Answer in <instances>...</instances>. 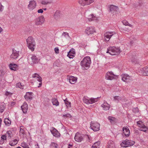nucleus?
Returning <instances> with one entry per match:
<instances>
[{"label":"nucleus","mask_w":148,"mask_h":148,"mask_svg":"<svg viewBox=\"0 0 148 148\" xmlns=\"http://www.w3.org/2000/svg\"><path fill=\"white\" fill-rule=\"evenodd\" d=\"M29 56L31 57L32 62L34 63H36L39 61L38 59L36 56L34 55H30Z\"/></svg>","instance_id":"obj_31"},{"label":"nucleus","mask_w":148,"mask_h":148,"mask_svg":"<svg viewBox=\"0 0 148 148\" xmlns=\"http://www.w3.org/2000/svg\"><path fill=\"white\" fill-rule=\"evenodd\" d=\"M24 85L21 84L20 82H19L16 84V88H18L21 89H23V88Z\"/></svg>","instance_id":"obj_42"},{"label":"nucleus","mask_w":148,"mask_h":148,"mask_svg":"<svg viewBox=\"0 0 148 148\" xmlns=\"http://www.w3.org/2000/svg\"><path fill=\"white\" fill-rule=\"evenodd\" d=\"M18 56V52L15 50H13L12 53L10 56V58H12L16 59Z\"/></svg>","instance_id":"obj_25"},{"label":"nucleus","mask_w":148,"mask_h":148,"mask_svg":"<svg viewBox=\"0 0 148 148\" xmlns=\"http://www.w3.org/2000/svg\"><path fill=\"white\" fill-rule=\"evenodd\" d=\"M1 122H2V120L1 119V118H0V127H1Z\"/></svg>","instance_id":"obj_58"},{"label":"nucleus","mask_w":148,"mask_h":148,"mask_svg":"<svg viewBox=\"0 0 148 148\" xmlns=\"http://www.w3.org/2000/svg\"><path fill=\"white\" fill-rule=\"evenodd\" d=\"M108 119L111 123H114L115 120V118L112 116H109L108 117Z\"/></svg>","instance_id":"obj_43"},{"label":"nucleus","mask_w":148,"mask_h":148,"mask_svg":"<svg viewBox=\"0 0 148 148\" xmlns=\"http://www.w3.org/2000/svg\"><path fill=\"white\" fill-rule=\"evenodd\" d=\"M135 143L134 141L126 139L121 143V146L123 147H126L133 145Z\"/></svg>","instance_id":"obj_6"},{"label":"nucleus","mask_w":148,"mask_h":148,"mask_svg":"<svg viewBox=\"0 0 148 148\" xmlns=\"http://www.w3.org/2000/svg\"><path fill=\"white\" fill-rule=\"evenodd\" d=\"M115 32H108L104 34V38L106 41H108L112 36L114 34H115Z\"/></svg>","instance_id":"obj_11"},{"label":"nucleus","mask_w":148,"mask_h":148,"mask_svg":"<svg viewBox=\"0 0 148 148\" xmlns=\"http://www.w3.org/2000/svg\"><path fill=\"white\" fill-rule=\"evenodd\" d=\"M122 23L125 26H130V27L133 28V26L132 25L130 24L128 22H127V21L125 20H124L122 21Z\"/></svg>","instance_id":"obj_36"},{"label":"nucleus","mask_w":148,"mask_h":148,"mask_svg":"<svg viewBox=\"0 0 148 148\" xmlns=\"http://www.w3.org/2000/svg\"><path fill=\"white\" fill-rule=\"evenodd\" d=\"M91 61V58L89 56L84 57L80 62V65L83 68L85 69L88 68L90 66Z\"/></svg>","instance_id":"obj_2"},{"label":"nucleus","mask_w":148,"mask_h":148,"mask_svg":"<svg viewBox=\"0 0 148 148\" xmlns=\"http://www.w3.org/2000/svg\"><path fill=\"white\" fill-rule=\"evenodd\" d=\"M122 51L119 47H110L107 49L106 53H109L111 55H118Z\"/></svg>","instance_id":"obj_1"},{"label":"nucleus","mask_w":148,"mask_h":148,"mask_svg":"<svg viewBox=\"0 0 148 148\" xmlns=\"http://www.w3.org/2000/svg\"><path fill=\"white\" fill-rule=\"evenodd\" d=\"M12 93L10 92L6 91L5 95L6 96H10L12 95Z\"/></svg>","instance_id":"obj_48"},{"label":"nucleus","mask_w":148,"mask_h":148,"mask_svg":"<svg viewBox=\"0 0 148 148\" xmlns=\"http://www.w3.org/2000/svg\"><path fill=\"white\" fill-rule=\"evenodd\" d=\"M0 76H3L5 74V71L3 69H1L0 71Z\"/></svg>","instance_id":"obj_50"},{"label":"nucleus","mask_w":148,"mask_h":148,"mask_svg":"<svg viewBox=\"0 0 148 148\" xmlns=\"http://www.w3.org/2000/svg\"><path fill=\"white\" fill-rule=\"evenodd\" d=\"M3 9V7L0 2V11H1Z\"/></svg>","instance_id":"obj_52"},{"label":"nucleus","mask_w":148,"mask_h":148,"mask_svg":"<svg viewBox=\"0 0 148 148\" xmlns=\"http://www.w3.org/2000/svg\"><path fill=\"white\" fill-rule=\"evenodd\" d=\"M94 1V0H78V2L81 6H84L89 5Z\"/></svg>","instance_id":"obj_8"},{"label":"nucleus","mask_w":148,"mask_h":148,"mask_svg":"<svg viewBox=\"0 0 148 148\" xmlns=\"http://www.w3.org/2000/svg\"><path fill=\"white\" fill-rule=\"evenodd\" d=\"M19 141L18 139H14L9 142V145L11 146H14L16 145L18 143Z\"/></svg>","instance_id":"obj_28"},{"label":"nucleus","mask_w":148,"mask_h":148,"mask_svg":"<svg viewBox=\"0 0 148 148\" xmlns=\"http://www.w3.org/2000/svg\"><path fill=\"white\" fill-rule=\"evenodd\" d=\"M21 146L23 148H29L28 144L24 142L21 143Z\"/></svg>","instance_id":"obj_41"},{"label":"nucleus","mask_w":148,"mask_h":148,"mask_svg":"<svg viewBox=\"0 0 148 148\" xmlns=\"http://www.w3.org/2000/svg\"><path fill=\"white\" fill-rule=\"evenodd\" d=\"M5 109V106L3 104H1L0 106V112L2 113L4 111Z\"/></svg>","instance_id":"obj_44"},{"label":"nucleus","mask_w":148,"mask_h":148,"mask_svg":"<svg viewBox=\"0 0 148 148\" xmlns=\"http://www.w3.org/2000/svg\"><path fill=\"white\" fill-rule=\"evenodd\" d=\"M51 134L54 137L59 138L60 137L61 134L59 131L54 127H52L50 130Z\"/></svg>","instance_id":"obj_12"},{"label":"nucleus","mask_w":148,"mask_h":148,"mask_svg":"<svg viewBox=\"0 0 148 148\" xmlns=\"http://www.w3.org/2000/svg\"><path fill=\"white\" fill-rule=\"evenodd\" d=\"M122 80L126 83H129L132 80L131 76L127 74L123 73L121 75Z\"/></svg>","instance_id":"obj_7"},{"label":"nucleus","mask_w":148,"mask_h":148,"mask_svg":"<svg viewBox=\"0 0 148 148\" xmlns=\"http://www.w3.org/2000/svg\"><path fill=\"white\" fill-rule=\"evenodd\" d=\"M58 147L59 145L56 143H51L50 145V148H58Z\"/></svg>","instance_id":"obj_37"},{"label":"nucleus","mask_w":148,"mask_h":148,"mask_svg":"<svg viewBox=\"0 0 148 148\" xmlns=\"http://www.w3.org/2000/svg\"><path fill=\"white\" fill-rule=\"evenodd\" d=\"M100 145L101 143L100 141H98L94 143L92 146V148H100Z\"/></svg>","instance_id":"obj_33"},{"label":"nucleus","mask_w":148,"mask_h":148,"mask_svg":"<svg viewBox=\"0 0 148 148\" xmlns=\"http://www.w3.org/2000/svg\"><path fill=\"white\" fill-rule=\"evenodd\" d=\"M117 77V76L111 71L108 72L105 75V78L107 80H111Z\"/></svg>","instance_id":"obj_5"},{"label":"nucleus","mask_w":148,"mask_h":148,"mask_svg":"<svg viewBox=\"0 0 148 148\" xmlns=\"http://www.w3.org/2000/svg\"><path fill=\"white\" fill-rule=\"evenodd\" d=\"M64 102H65V104L66 105V106L68 108L69 107L71 106V102L68 101H65Z\"/></svg>","instance_id":"obj_47"},{"label":"nucleus","mask_w":148,"mask_h":148,"mask_svg":"<svg viewBox=\"0 0 148 148\" xmlns=\"http://www.w3.org/2000/svg\"><path fill=\"white\" fill-rule=\"evenodd\" d=\"M6 134L8 136V137L11 138L12 134V132L10 131H8L6 132Z\"/></svg>","instance_id":"obj_46"},{"label":"nucleus","mask_w":148,"mask_h":148,"mask_svg":"<svg viewBox=\"0 0 148 148\" xmlns=\"http://www.w3.org/2000/svg\"><path fill=\"white\" fill-rule=\"evenodd\" d=\"M137 123L140 130L145 132L147 130H148V122L147 123V126H146L140 121H138Z\"/></svg>","instance_id":"obj_9"},{"label":"nucleus","mask_w":148,"mask_h":148,"mask_svg":"<svg viewBox=\"0 0 148 148\" xmlns=\"http://www.w3.org/2000/svg\"><path fill=\"white\" fill-rule=\"evenodd\" d=\"M90 128L94 132L100 130V124L97 122L92 121L90 124Z\"/></svg>","instance_id":"obj_4"},{"label":"nucleus","mask_w":148,"mask_h":148,"mask_svg":"<svg viewBox=\"0 0 148 148\" xmlns=\"http://www.w3.org/2000/svg\"><path fill=\"white\" fill-rule=\"evenodd\" d=\"M21 108L23 113L26 114L28 110V106L27 103L24 102L21 106Z\"/></svg>","instance_id":"obj_22"},{"label":"nucleus","mask_w":148,"mask_h":148,"mask_svg":"<svg viewBox=\"0 0 148 148\" xmlns=\"http://www.w3.org/2000/svg\"><path fill=\"white\" fill-rule=\"evenodd\" d=\"M57 13H55V14H54V16H55V18H56V16L57 15Z\"/></svg>","instance_id":"obj_59"},{"label":"nucleus","mask_w":148,"mask_h":148,"mask_svg":"<svg viewBox=\"0 0 148 148\" xmlns=\"http://www.w3.org/2000/svg\"><path fill=\"white\" fill-rule=\"evenodd\" d=\"M32 93L29 92H27L25 96V98L27 100L31 99L32 98Z\"/></svg>","instance_id":"obj_30"},{"label":"nucleus","mask_w":148,"mask_h":148,"mask_svg":"<svg viewBox=\"0 0 148 148\" xmlns=\"http://www.w3.org/2000/svg\"><path fill=\"white\" fill-rule=\"evenodd\" d=\"M55 52L56 53H59V49L58 47H56L54 49Z\"/></svg>","instance_id":"obj_51"},{"label":"nucleus","mask_w":148,"mask_h":148,"mask_svg":"<svg viewBox=\"0 0 148 148\" xmlns=\"http://www.w3.org/2000/svg\"><path fill=\"white\" fill-rule=\"evenodd\" d=\"M52 2L51 0H42L41 3L44 5L51 3Z\"/></svg>","instance_id":"obj_35"},{"label":"nucleus","mask_w":148,"mask_h":148,"mask_svg":"<svg viewBox=\"0 0 148 148\" xmlns=\"http://www.w3.org/2000/svg\"><path fill=\"white\" fill-rule=\"evenodd\" d=\"M26 42L28 48L31 51H33L34 49V47L36 45V43L34 38L32 37L29 36L26 39Z\"/></svg>","instance_id":"obj_3"},{"label":"nucleus","mask_w":148,"mask_h":148,"mask_svg":"<svg viewBox=\"0 0 148 148\" xmlns=\"http://www.w3.org/2000/svg\"><path fill=\"white\" fill-rule=\"evenodd\" d=\"M4 123L6 125L9 126L11 124V121L8 119L6 118L5 119Z\"/></svg>","instance_id":"obj_40"},{"label":"nucleus","mask_w":148,"mask_h":148,"mask_svg":"<svg viewBox=\"0 0 148 148\" xmlns=\"http://www.w3.org/2000/svg\"><path fill=\"white\" fill-rule=\"evenodd\" d=\"M73 146V145L72 144H69L68 146V148H72Z\"/></svg>","instance_id":"obj_56"},{"label":"nucleus","mask_w":148,"mask_h":148,"mask_svg":"<svg viewBox=\"0 0 148 148\" xmlns=\"http://www.w3.org/2000/svg\"><path fill=\"white\" fill-rule=\"evenodd\" d=\"M123 130L125 136L126 137H128L130 135V131L128 128L127 127H123Z\"/></svg>","instance_id":"obj_20"},{"label":"nucleus","mask_w":148,"mask_h":148,"mask_svg":"<svg viewBox=\"0 0 148 148\" xmlns=\"http://www.w3.org/2000/svg\"><path fill=\"white\" fill-rule=\"evenodd\" d=\"M75 51L73 49H71L69 52L67 56L70 58H73L75 55Z\"/></svg>","instance_id":"obj_23"},{"label":"nucleus","mask_w":148,"mask_h":148,"mask_svg":"<svg viewBox=\"0 0 148 148\" xmlns=\"http://www.w3.org/2000/svg\"><path fill=\"white\" fill-rule=\"evenodd\" d=\"M32 77L33 78H35L39 82L38 87L39 88L41 87L42 85V78L37 73H35L32 75Z\"/></svg>","instance_id":"obj_16"},{"label":"nucleus","mask_w":148,"mask_h":148,"mask_svg":"<svg viewBox=\"0 0 148 148\" xmlns=\"http://www.w3.org/2000/svg\"><path fill=\"white\" fill-rule=\"evenodd\" d=\"M85 33L88 35L92 34L95 32V28L92 27H87L85 31Z\"/></svg>","instance_id":"obj_15"},{"label":"nucleus","mask_w":148,"mask_h":148,"mask_svg":"<svg viewBox=\"0 0 148 148\" xmlns=\"http://www.w3.org/2000/svg\"><path fill=\"white\" fill-rule=\"evenodd\" d=\"M43 10H46V8H44L43 9Z\"/></svg>","instance_id":"obj_62"},{"label":"nucleus","mask_w":148,"mask_h":148,"mask_svg":"<svg viewBox=\"0 0 148 148\" xmlns=\"http://www.w3.org/2000/svg\"><path fill=\"white\" fill-rule=\"evenodd\" d=\"M37 3L36 1L34 0H30L29 2V3L27 5V9L31 11L36 8Z\"/></svg>","instance_id":"obj_10"},{"label":"nucleus","mask_w":148,"mask_h":148,"mask_svg":"<svg viewBox=\"0 0 148 148\" xmlns=\"http://www.w3.org/2000/svg\"><path fill=\"white\" fill-rule=\"evenodd\" d=\"M98 101V98H90V104H92Z\"/></svg>","instance_id":"obj_38"},{"label":"nucleus","mask_w":148,"mask_h":148,"mask_svg":"<svg viewBox=\"0 0 148 148\" xmlns=\"http://www.w3.org/2000/svg\"><path fill=\"white\" fill-rule=\"evenodd\" d=\"M51 102L53 105L56 106H58L59 104V102L56 98H52L51 99Z\"/></svg>","instance_id":"obj_32"},{"label":"nucleus","mask_w":148,"mask_h":148,"mask_svg":"<svg viewBox=\"0 0 148 148\" xmlns=\"http://www.w3.org/2000/svg\"><path fill=\"white\" fill-rule=\"evenodd\" d=\"M84 138V135L83 134L79 132H77L75 135L74 139L76 141L80 142L83 140Z\"/></svg>","instance_id":"obj_14"},{"label":"nucleus","mask_w":148,"mask_h":148,"mask_svg":"<svg viewBox=\"0 0 148 148\" xmlns=\"http://www.w3.org/2000/svg\"><path fill=\"white\" fill-rule=\"evenodd\" d=\"M45 21L44 18L42 16H40L36 18L34 20L35 24L36 25H41Z\"/></svg>","instance_id":"obj_13"},{"label":"nucleus","mask_w":148,"mask_h":148,"mask_svg":"<svg viewBox=\"0 0 148 148\" xmlns=\"http://www.w3.org/2000/svg\"><path fill=\"white\" fill-rule=\"evenodd\" d=\"M133 112H138V109L137 108H134L133 109Z\"/></svg>","instance_id":"obj_53"},{"label":"nucleus","mask_w":148,"mask_h":148,"mask_svg":"<svg viewBox=\"0 0 148 148\" xmlns=\"http://www.w3.org/2000/svg\"><path fill=\"white\" fill-rule=\"evenodd\" d=\"M101 107L103 109L105 110H107L109 109L110 108V105L108 104L106 101H104L103 103L101 105Z\"/></svg>","instance_id":"obj_18"},{"label":"nucleus","mask_w":148,"mask_h":148,"mask_svg":"<svg viewBox=\"0 0 148 148\" xmlns=\"http://www.w3.org/2000/svg\"><path fill=\"white\" fill-rule=\"evenodd\" d=\"M24 127L21 126L20 127V134H24V130H23Z\"/></svg>","instance_id":"obj_45"},{"label":"nucleus","mask_w":148,"mask_h":148,"mask_svg":"<svg viewBox=\"0 0 148 148\" xmlns=\"http://www.w3.org/2000/svg\"><path fill=\"white\" fill-rule=\"evenodd\" d=\"M3 31V29L1 27H0V34Z\"/></svg>","instance_id":"obj_57"},{"label":"nucleus","mask_w":148,"mask_h":148,"mask_svg":"<svg viewBox=\"0 0 148 148\" xmlns=\"http://www.w3.org/2000/svg\"><path fill=\"white\" fill-rule=\"evenodd\" d=\"M141 71V73L143 75L148 76V66L143 68Z\"/></svg>","instance_id":"obj_29"},{"label":"nucleus","mask_w":148,"mask_h":148,"mask_svg":"<svg viewBox=\"0 0 148 148\" xmlns=\"http://www.w3.org/2000/svg\"><path fill=\"white\" fill-rule=\"evenodd\" d=\"M10 69L11 70L16 71L18 70V66L15 64L11 63L9 65Z\"/></svg>","instance_id":"obj_24"},{"label":"nucleus","mask_w":148,"mask_h":148,"mask_svg":"<svg viewBox=\"0 0 148 148\" xmlns=\"http://www.w3.org/2000/svg\"><path fill=\"white\" fill-rule=\"evenodd\" d=\"M134 43V42L133 41H130V44L131 45L133 44Z\"/></svg>","instance_id":"obj_60"},{"label":"nucleus","mask_w":148,"mask_h":148,"mask_svg":"<svg viewBox=\"0 0 148 148\" xmlns=\"http://www.w3.org/2000/svg\"><path fill=\"white\" fill-rule=\"evenodd\" d=\"M83 102L87 104H90V98L87 96L84 97L83 98Z\"/></svg>","instance_id":"obj_34"},{"label":"nucleus","mask_w":148,"mask_h":148,"mask_svg":"<svg viewBox=\"0 0 148 148\" xmlns=\"http://www.w3.org/2000/svg\"><path fill=\"white\" fill-rule=\"evenodd\" d=\"M110 11L112 12L113 13H116V12H117L119 10V8L117 6L111 5L109 7Z\"/></svg>","instance_id":"obj_21"},{"label":"nucleus","mask_w":148,"mask_h":148,"mask_svg":"<svg viewBox=\"0 0 148 148\" xmlns=\"http://www.w3.org/2000/svg\"><path fill=\"white\" fill-rule=\"evenodd\" d=\"M7 140V135L6 134H3L1 135L0 144H3L5 142H6Z\"/></svg>","instance_id":"obj_26"},{"label":"nucleus","mask_w":148,"mask_h":148,"mask_svg":"<svg viewBox=\"0 0 148 148\" xmlns=\"http://www.w3.org/2000/svg\"><path fill=\"white\" fill-rule=\"evenodd\" d=\"M63 116L64 118H71V116L69 114H66L64 115Z\"/></svg>","instance_id":"obj_49"},{"label":"nucleus","mask_w":148,"mask_h":148,"mask_svg":"<svg viewBox=\"0 0 148 148\" xmlns=\"http://www.w3.org/2000/svg\"><path fill=\"white\" fill-rule=\"evenodd\" d=\"M43 10H42L41 9H39L38 10V13H42L43 12Z\"/></svg>","instance_id":"obj_55"},{"label":"nucleus","mask_w":148,"mask_h":148,"mask_svg":"<svg viewBox=\"0 0 148 148\" xmlns=\"http://www.w3.org/2000/svg\"><path fill=\"white\" fill-rule=\"evenodd\" d=\"M16 148H22L20 147H18Z\"/></svg>","instance_id":"obj_61"},{"label":"nucleus","mask_w":148,"mask_h":148,"mask_svg":"<svg viewBox=\"0 0 148 148\" xmlns=\"http://www.w3.org/2000/svg\"><path fill=\"white\" fill-rule=\"evenodd\" d=\"M114 100L115 101H121L123 103L125 101V99L124 97H120L118 96H115L114 97Z\"/></svg>","instance_id":"obj_19"},{"label":"nucleus","mask_w":148,"mask_h":148,"mask_svg":"<svg viewBox=\"0 0 148 148\" xmlns=\"http://www.w3.org/2000/svg\"><path fill=\"white\" fill-rule=\"evenodd\" d=\"M77 77L73 76H71L69 77V80L70 83L72 84H75L77 80Z\"/></svg>","instance_id":"obj_27"},{"label":"nucleus","mask_w":148,"mask_h":148,"mask_svg":"<svg viewBox=\"0 0 148 148\" xmlns=\"http://www.w3.org/2000/svg\"><path fill=\"white\" fill-rule=\"evenodd\" d=\"M35 148H40V147L38 143H36L35 145Z\"/></svg>","instance_id":"obj_54"},{"label":"nucleus","mask_w":148,"mask_h":148,"mask_svg":"<svg viewBox=\"0 0 148 148\" xmlns=\"http://www.w3.org/2000/svg\"><path fill=\"white\" fill-rule=\"evenodd\" d=\"M108 148H114V144L113 142L110 141L108 142Z\"/></svg>","instance_id":"obj_39"},{"label":"nucleus","mask_w":148,"mask_h":148,"mask_svg":"<svg viewBox=\"0 0 148 148\" xmlns=\"http://www.w3.org/2000/svg\"><path fill=\"white\" fill-rule=\"evenodd\" d=\"M98 18L96 17L95 15L93 14H90L88 15V20L90 21H98Z\"/></svg>","instance_id":"obj_17"}]
</instances>
